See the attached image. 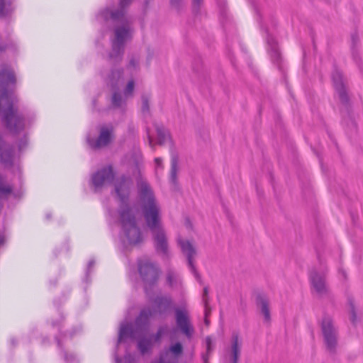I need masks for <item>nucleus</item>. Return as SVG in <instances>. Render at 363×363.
I'll return each mask as SVG.
<instances>
[{
  "instance_id": "4be33fe9",
  "label": "nucleus",
  "mask_w": 363,
  "mask_h": 363,
  "mask_svg": "<svg viewBox=\"0 0 363 363\" xmlns=\"http://www.w3.org/2000/svg\"><path fill=\"white\" fill-rule=\"evenodd\" d=\"M12 192V186L7 183L5 176L0 174V201L7 199Z\"/></svg>"
},
{
  "instance_id": "de8ad7c7",
  "label": "nucleus",
  "mask_w": 363,
  "mask_h": 363,
  "mask_svg": "<svg viewBox=\"0 0 363 363\" xmlns=\"http://www.w3.org/2000/svg\"><path fill=\"white\" fill-rule=\"evenodd\" d=\"M155 162L157 166H160L162 164V159L160 157H157L155 159Z\"/></svg>"
},
{
  "instance_id": "c9c22d12",
  "label": "nucleus",
  "mask_w": 363,
  "mask_h": 363,
  "mask_svg": "<svg viewBox=\"0 0 363 363\" xmlns=\"http://www.w3.org/2000/svg\"><path fill=\"white\" fill-rule=\"evenodd\" d=\"M203 302L204 306L206 308V312L207 313V309L208 307V286H206L203 288Z\"/></svg>"
},
{
  "instance_id": "cd10ccee",
  "label": "nucleus",
  "mask_w": 363,
  "mask_h": 363,
  "mask_svg": "<svg viewBox=\"0 0 363 363\" xmlns=\"http://www.w3.org/2000/svg\"><path fill=\"white\" fill-rule=\"evenodd\" d=\"M206 351L205 353L202 354L201 358H202L203 363H208V359H209L210 356L214 349L212 339L210 336H207L206 337Z\"/></svg>"
},
{
  "instance_id": "ea45409f",
  "label": "nucleus",
  "mask_w": 363,
  "mask_h": 363,
  "mask_svg": "<svg viewBox=\"0 0 363 363\" xmlns=\"http://www.w3.org/2000/svg\"><path fill=\"white\" fill-rule=\"evenodd\" d=\"M182 0H170V5L177 10H179L182 6Z\"/></svg>"
},
{
  "instance_id": "4d7b16f0",
  "label": "nucleus",
  "mask_w": 363,
  "mask_h": 363,
  "mask_svg": "<svg viewBox=\"0 0 363 363\" xmlns=\"http://www.w3.org/2000/svg\"><path fill=\"white\" fill-rule=\"evenodd\" d=\"M352 55H354V52L352 53ZM354 58H356V57H355V56H354Z\"/></svg>"
},
{
  "instance_id": "7ed1b4c3",
  "label": "nucleus",
  "mask_w": 363,
  "mask_h": 363,
  "mask_svg": "<svg viewBox=\"0 0 363 363\" xmlns=\"http://www.w3.org/2000/svg\"><path fill=\"white\" fill-rule=\"evenodd\" d=\"M138 201L145 224L150 233L163 228L161 209L150 184L138 181Z\"/></svg>"
},
{
  "instance_id": "20e7f679",
  "label": "nucleus",
  "mask_w": 363,
  "mask_h": 363,
  "mask_svg": "<svg viewBox=\"0 0 363 363\" xmlns=\"http://www.w3.org/2000/svg\"><path fill=\"white\" fill-rule=\"evenodd\" d=\"M113 28V37L111 38V49L108 53V61L113 65L121 62L125 53V43L133 38V28L128 23H117Z\"/></svg>"
},
{
  "instance_id": "7c9ffc66",
  "label": "nucleus",
  "mask_w": 363,
  "mask_h": 363,
  "mask_svg": "<svg viewBox=\"0 0 363 363\" xmlns=\"http://www.w3.org/2000/svg\"><path fill=\"white\" fill-rule=\"evenodd\" d=\"M168 331V327L167 325L160 326L157 329V333L154 335V341L159 342L163 335H164Z\"/></svg>"
},
{
  "instance_id": "5fc2aeb1",
  "label": "nucleus",
  "mask_w": 363,
  "mask_h": 363,
  "mask_svg": "<svg viewBox=\"0 0 363 363\" xmlns=\"http://www.w3.org/2000/svg\"><path fill=\"white\" fill-rule=\"evenodd\" d=\"M11 342H12V344H13V345H16V342H15V340H11Z\"/></svg>"
},
{
  "instance_id": "39448f33",
  "label": "nucleus",
  "mask_w": 363,
  "mask_h": 363,
  "mask_svg": "<svg viewBox=\"0 0 363 363\" xmlns=\"http://www.w3.org/2000/svg\"><path fill=\"white\" fill-rule=\"evenodd\" d=\"M153 316L150 308H145L140 311L135 320L134 325L131 323H121L118 332L117 344H120L127 338L135 340L144 336L149 326V319Z\"/></svg>"
},
{
  "instance_id": "dca6fc26",
  "label": "nucleus",
  "mask_w": 363,
  "mask_h": 363,
  "mask_svg": "<svg viewBox=\"0 0 363 363\" xmlns=\"http://www.w3.org/2000/svg\"><path fill=\"white\" fill-rule=\"evenodd\" d=\"M151 233L155 251L163 255H167L169 245L164 228Z\"/></svg>"
},
{
  "instance_id": "0eeeda50",
  "label": "nucleus",
  "mask_w": 363,
  "mask_h": 363,
  "mask_svg": "<svg viewBox=\"0 0 363 363\" xmlns=\"http://www.w3.org/2000/svg\"><path fill=\"white\" fill-rule=\"evenodd\" d=\"M323 342L327 351L335 354L338 345V329L331 316L325 314L320 323Z\"/></svg>"
},
{
  "instance_id": "5701e85b",
  "label": "nucleus",
  "mask_w": 363,
  "mask_h": 363,
  "mask_svg": "<svg viewBox=\"0 0 363 363\" xmlns=\"http://www.w3.org/2000/svg\"><path fill=\"white\" fill-rule=\"evenodd\" d=\"M138 340L137 347L142 355L150 354L152 349V342L150 338L143 336Z\"/></svg>"
},
{
  "instance_id": "58836bf2",
  "label": "nucleus",
  "mask_w": 363,
  "mask_h": 363,
  "mask_svg": "<svg viewBox=\"0 0 363 363\" xmlns=\"http://www.w3.org/2000/svg\"><path fill=\"white\" fill-rule=\"evenodd\" d=\"M267 42L268 45L269 46V48H272V47H277V43L276 40L270 35H267Z\"/></svg>"
},
{
  "instance_id": "6ab92c4d",
  "label": "nucleus",
  "mask_w": 363,
  "mask_h": 363,
  "mask_svg": "<svg viewBox=\"0 0 363 363\" xmlns=\"http://www.w3.org/2000/svg\"><path fill=\"white\" fill-rule=\"evenodd\" d=\"M241 352V345L239 344V336L238 334H233L231 339V349L230 360L231 363H238Z\"/></svg>"
},
{
  "instance_id": "f3484780",
  "label": "nucleus",
  "mask_w": 363,
  "mask_h": 363,
  "mask_svg": "<svg viewBox=\"0 0 363 363\" xmlns=\"http://www.w3.org/2000/svg\"><path fill=\"white\" fill-rule=\"evenodd\" d=\"M255 303L257 307L260 310L261 313L264 315V319L266 323L271 321V315L269 311V300L266 294L259 293L255 298Z\"/></svg>"
},
{
  "instance_id": "a18cd8bd",
  "label": "nucleus",
  "mask_w": 363,
  "mask_h": 363,
  "mask_svg": "<svg viewBox=\"0 0 363 363\" xmlns=\"http://www.w3.org/2000/svg\"><path fill=\"white\" fill-rule=\"evenodd\" d=\"M6 242V238H5V236L3 234H0V247L4 245Z\"/></svg>"
},
{
  "instance_id": "8fccbe9b",
  "label": "nucleus",
  "mask_w": 363,
  "mask_h": 363,
  "mask_svg": "<svg viewBox=\"0 0 363 363\" xmlns=\"http://www.w3.org/2000/svg\"><path fill=\"white\" fill-rule=\"evenodd\" d=\"M116 363H122V359L120 357H116Z\"/></svg>"
},
{
  "instance_id": "72a5a7b5",
  "label": "nucleus",
  "mask_w": 363,
  "mask_h": 363,
  "mask_svg": "<svg viewBox=\"0 0 363 363\" xmlns=\"http://www.w3.org/2000/svg\"><path fill=\"white\" fill-rule=\"evenodd\" d=\"M169 350L175 356H179L183 352V347L180 342H177L170 346Z\"/></svg>"
},
{
  "instance_id": "864d4df0",
  "label": "nucleus",
  "mask_w": 363,
  "mask_h": 363,
  "mask_svg": "<svg viewBox=\"0 0 363 363\" xmlns=\"http://www.w3.org/2000/svg\"><path fill=\"white\" fill-rule=\"evenodd\" d=\"M5 49H6V46H4H4L3 45L0 46V52L4 51Z\"/></svg>"
},
{
  "instance_id": "aec40b11",
  "label": "nucleus",
  "mask_w": 363,
  "mask_h": 363,
  "mask_svg": "<svg viewBox=\"0 0 363 363\" xmlns=\"http://www.w3.org/2000/svg\"><path fill=\"white\" fill-rule=\"evenodd\" d=\"M179 156L176 152H172L171 154V169L169 180L174 184L177 185V172L179 170Z\"/></svg>"
},
{
  "instance_id": "a878e982",
  "label": "nucleus",
  "mask_w": 363,
  "mask_h": 363,
  "mask_svg": "<svg viewBox=\"0 0 363 363\" xmlns=\"http://www.w3.org/2000/svg\"><path fill=\"white\" fill-rule=\"evenodd\" d=\"M156 132L157 135V143L162 145L169 137V131L162 125L156 126Z\"/></svg>"
},
{
  "instance_id": "a211bd4d",
  "label": "nucleus",
  "mask_w": 363,
  "mask_h": 363,
  "mask_svg": "<svg viewBox=\"0 0 363 363\" xmlns=\"http://www.w3.org/2000/svg\"><path fill=\"white\" fill-rule=\"evenodd\" d=\"M123 76V68H114L111 70V73L108 74L106 79V83L109 85L112 89H118L121 81Z\"/></svg>"
},
{
  "instance_id": "f03ea898",
  "label": "nucleus",
  "mask_w": 363,
  "mask_h": 363,
  "mask_svg": "<svg viewBox=\"0 0 363 363\" xmlns=\"http://www.w3.org/2000/svg\"><path fill=\"white\" fill-rule=\"evenodd\" d=\"M133 185L129 176L122 175L114 182V190L123 206L119 210L120 223L128 242L131 245H138L143 242L140 229L137 225L136 217L132 208L127 203L130 190Z\"/></svg>"
},
{
  "instance_id": "f8f14e48",
  "label": "nucleus",
  "mask_w": 363,
  "mask_h": 363,
  "mask_svg": "<svg viewBox=\"0 0 363 363\" xmlns=\"http://www.w3.org/2000/svg\"><path fill=\"white\" fill-rule=\"evenodd\" d=\"M175 321L177 328L187 338H191L194 329L191 323L189 312L185 308H174Z\"/></svg>"
},
{
  "instance_id": "c03bdc74",
  "label": "nucleus",
  "mask_w": 363,
  "mask_h": 363,
  "mask_svg": "<svg viewBox=\"0 0 363 363\" xmlns=\"http://www.w3.org/2000/svg\"><path fill=\"white\" fill-rule=\"evenodd\" d=\"M125 363H137L135 358L130 354H126L124 356Z\"/></svg>"
},
{
  "instance_id": "1a4fd4ad",
  "label": "nucleus",
  "mask_w": 363,
  "mask_h": 363,
  "mask_svg": "<svg viewBox=\"0 0 363 363\" xmlns=\"http://www.w3.org/2000/svg\"><path fill=\"white\" fill-rule=\"evenodd\" d=\"M333 84L339 100L348 116L352 111V104L348 94L347 80L342 72L335 69L331 75Z\"/></svg>"
},
{
  "instance_id": "412c9836",
  "label": "nucleus",
  "mask_w": 363,
  "mask_h": 363,
  "mask_svg": "<svg viewBox=\"0 0 363 363\" xmlns=\"http://www.w3.org/2000/svg\"><path fill=\"white\" fill-rule=\"evenodd\" d=\"M55 340L58 348L61 351V355L62 356L65 363H79V360L74 354L68 352L65 350L62 340H60L58 336H55Z\"/></svg>"
},
{
  "instance_id": "4c0bfd02",
  "label": "nucleus",
  "mask_w": 363,
  "mask_h": 363,
  "mask_svg": "<svg viewBox=\"0 0 363 363\" xmlns=\"http://www.w3.org/2000/svg\"><path fill=\"white\" fill-rule=\"evenodd\" d=\"M203 3V0H193L192 2V9L193 11L196 13L199 12L200 6Z\"/></svg>"
},
{
  "instance_id": "f257e3e1",
  "label": "nucleus",
  "mask_w": 363,
  "mask_h": 363,
  "mask_svg": "<svg viewBox=\"0 0 363 363\" xmlns=\"http://www.w3.org/2000/svg\"><path fill=\"white\" fill-rule=\"evenodd\" d=\"M16 82L13 70L4 65L0 71V117L6 129L13 135L24 131L30 124V120L19 111L16 104L18 97L9 90V84L15 86ZM14 149L6 143L0 134V160L5 167H11L13 164Z\"/></svg>"
},
{
  "instance_id": "c85d7f7f",
  "label": "nucleus",
  "mask_w": 363,
  "mask_h": 363,
  "mask_svg": "<svg viewBox=\"0 0 363 363\" xmlns=\"http://www.w3.org/2000/svg\"><path fill=\"white\" fill-rule=\"evenodd\" d=\"M150 96L149 94H144L141 96L142 107L141 110L143 113H149L150 112Z\"/></svg>"
},
{
  "instance_id": "2eb2a0df",
  "label": "nucleus",
  "mask_w": 363,
  "mask_h": 363,
  "mask_svg": "<svg viewBox=\"0 0 363 363\" xmlns=\"http://www.w3.org/2000/svg\"><path fill=\"white\" fill-rule=\"evenodd\" d=\"M115 174L111 165L103 167L95 172L91 177V182L96 189L104 184H110L114 180Z\"/></svg>"
},
{
  "instance_id": "37998d69",
  "label": "nucleus",
  "mask_w": 363,
  "mask_h": 363,
  "mask_svg": "<svg viewBox=\"0 0 363 363\" xmlns=\"http://www.w3.org/2000/svg\"><path fill=\"white\" fill-rule=\"evenodd\" d=\"M94 264H95V261L94 259H91L89 262L88 265H87L86 272V278L89 276V274L91 271V269L94 267Z\"/></svg>"
},
{
  "instance_id": "ddd939ff",
  "label": "nucleus",
  "mask_w": 363,
  "mask_h": 363,
  "mask_svg": "<svg viewBox=\"0 0 363 363\" xmlns=\"http://www.w3.org/2000/svg\"><path fill=\"white\" fill-rule=\"evenodd\" d=\"M177 242L181 248L182 253L186 257L188 267L190 268L196 280L200 284H202L201 275L197 272L194 262V257L196 254L195 247L189 240H183L182 238H178Z\"/></svg>"
},
{
  "instance_id": "2f4dec72",
  "label": "nucleus",
  "mask_w": 363,
  "mask_h": 363,
  "mask_svg": "<svg viewBox=\"0 0 363 363\" xmlns=\"http://www.w3.org/2000/svg\"><path fill=\"white\" fill-rule=\"evenodd\" d=\"M28 144V138L26 133H24L23 136L18 140L17 145L18 150L21 152L25 150Z\"/></svg>"
},
{
  "instance_id": "423d86ee",
  "label": "nucleus",
  "mask_w": 363,
  "mask_h": 363,
  "mask_svg": "<svg viewBox=\"0 0 363 363\" xmlns=\"http://www.w3.org/2000/svg\"><path fill=\"white\" fill-rule=\"evenodd\" d=\"M138 270L143 284L144 291L147 295H150L158 283L161 270L155 262L149 259H139Z\"/></svg>"
},
{
  "instance_id": "9b49d317",
  "label": "nucleus",
  "mask_w": 363,
  "mask_h": 363,
  "mask_svg": "<svg viewBox=\"0 0 363 363\" xmlns=\"http://www.w3.org/2000/svg\"><path fill=\"white\" fill-rule=\"evenodd\" d=\"M114 128L112 124L102 125L99 128V134L96 139L89 135L86 136V143L92 150H99L108 146L114 139Z\"/></svg>"
},
{
  "instance_id": "e433bc0d",
  "label": "nucleus",
  "mask_w": 363,
  "mask_h": 363,
  "mask_svg": "<svg viewBox=\"0 0 363 363\" xmlns=\"http://www.w3.org/2000/svg\"><path fill=\"white\" fill-rule=\"evenodd\" d=\"M174 279H175L174 273L172 271L169 270L167 273L166 279H167V283L169 286H173L174 282Z\"/></svg>"
},
{
  "instance_id": "6e6d98bb",
  "label": "nucleus",
  "mask_w": 363,
  "mask_h": 363,
  "mask_svg": "<svg viewBox=\"0 0 363 363\" xmlns=\"http://www.w3.org/2000/svg\"><path fill=\"white\" fill-rule=\"evenodd\" d=\"M50 216L49 214L47 215V218H50Z\"/></svg>"
},
{
  "instance_id": "f704fd0d",
  "label": "nucleus",
  "mask_w": 363,
  "mask_h": 363,
  "mask_svg": "<svg viewBox=\"0 0 363 363\" xmlns=\"http://www.w3.org/2000/svg\"><path fill=\"white\" fill-rule=\"evenodd\" d=\"M349 303L350 306V321L353 325H355L357 320V314L355 311L354 305L352 301V299H349Z\"/></svg>"
},
{
  "instance_id": "49530a36",
  "label": "nucleus",
  "mask_w": 363,
  "mask_h": 363,
  "mask_svg": "<svg viewBox=\"0 0 363 363\" xmlns=\"http://www.w3.org/2000/svg\"><path fill=\"white\" fill-rule=\"evenodd\" d=\"M209 313H210V308L208 306V309H207V315H206V312L205 311V316H206V318H205V323L206 325L209 324V320L207 319V316L208 315Z\"/></svg>"
},
{
  "instance_id": "c756f323",
  "label": "nucleus",
  "mask_w": 363,
  "mask_h": 363,
  "mask_svg": "<svg viewBox=\"0 0 363 363\" xmlns=\"http://www.w3.org/2000/svg\"><path fill=\"white\" fill-rule=\"evenodd\" d=\"M269 54L272 58V60L274 63H279L281 60V53L279 52V48L277 47H272V48H269Z\"/></svg>"
},
{
  "instance_id": "79ce46f5",
  "label": "nucleus",
  "mask_w": 363,
  "mask_h": 363,
  "mask_svg": "<svg viewBox=\"0 0 363 363\" xmlns=\"http://www.w3.org/2000/svg\"><path fill=\"white\" fill-rule=\"evenodd\" d=\"M351 40H352V50H354V47L356 46V45L357 44V43L359 41V38H358V35H357V32L352 33Z\"/></svg>"
},
{
  "instance_id": "09e8293b",
  "label": "nucleus",
  "mask_w": 363,
  "mask_h": 363,
  "mask_svg": "<svg viewBox=\"0 0 363 363\" xmlns=\"http://www.w3.org/2000/svg\"><path fill=\"white\" fill-rule=\"evenodd\" d=\"M148 140H149V145L151 147H153L152 138V137L150 135H148Z\"/></svg>"
},
{
  "instance_id": "603ef678",
  "label": "nucleus",
  "mask_w": 363,
  "mask_h": 363,
  "mask_svg": "<svg viewBox=\"0 0 363 363\" xmlns=\"http://www.w3.org/2000/svg\"><path fill=\"white\" fill-rule=\"evenodd\" d=\"M339 272L342 273V276H343L345 278L346 277V273H345V271H343L342 269H340L339 270Z\"/></svg>"
},
{
  "instance_id": "4468645a",
  "label": "nucleus",
  "mask_w": 363,
  "mask_h": 363,
  "mask_svg": "<svg viewBox=\"0 0 363 363\" xmlns=\"http://www.w3.org/2000/svg\"><path fill=\"white\" fill-rule=\"evenodd\" d=\"M152 303L153 315L165 316L173 309V300L170 296H157Z\"/></svg>"
},
{
  "instance_id": "6e6552de",
  "label": "nucleus",
  "mask_w": 363,
  "mask_h": 363,
  "mask_svg": "<svg viewBox=\"0 0 363 363\" xmlns=\"http://www.w3.org/2000/svg\"><path fill=\"white\" fill-rule=\"evenodd\" d=\"M132 0H120L119 8L111 11L108 8L104 9L100 11L96 16V19L100 23H108L111 21L113 23H125L133 24V20L127 17L125 9L128 7Z\"/></svg>"
},
{
  "instance_id": "a19ab883",
  "label": "nucleus",
  "mask_w": 363,
  "mask_h": 363,
  "mask_svg": "<svg viewBox=\"0 0 363 363\" xmlns=\"http://www.w3.org/2000/svg\"><path fill=\"white\" fill-rule=\"evenodd\" d=\"M138 65H139L138 60H137L133 57L130 60L128 67L130 68L137 69L138 67Z\"/></svg>"
},
{
  "instance_id": "3c124183",
  "label": "nucleus",
  "mask_w": 363,
  "mask_h": 363,
  "mask_svg": "<svg viewBox=\"0 0 363 363\" xmlns=\"http://www.w3.org/2000/svg\"><path fill=\"white\" fill-rule=\"evenodd\" d=\"M92 104H93V108H96V99H93Z\"/></svg>"
},
{
  "instance_id": "b1692460",
  "label": "nucleus",
  "mask_w": 363,
  "mask_h": 363,
  "mask_svg": "<svg viewBox=\"0 0 363 363\" xmlns=\"http://www.w3.org/2000/svg\"><path fill=\"white\" fill-rule=\"evenodd\" d=\"M14 10L11 0H0V18L10 16Z\"/></svg>"
},
{
  "instance_id": "393cba45",
  "label": "nucleus",
  "mask_w": 363,
  "mask_h": 363,
  "mask_svg": "<svg viewBox=\"0 0 363 363\" xmlns=\"http://www.w3.org/2000/svg\"><path fill=\"white\" fill-rule=\"evenodd\" d=\"M63 320H64V318H62L59 320H52V323H51V325H52V326L53 328H58L59 332H60V335H57V336L60 337V340H61V338H65L67 337H72L75 335V333H77L75 329H73V330H72L70 331L69 330L62 331Z\"/></svg>"
},
{
  "instance_id": "bb28decb",
  "label": "nucleus",
  "mask_w": 363,
  "mask_h": 363,
  "mask_svg": "<svg viewBox=\"0 0 363 363\" xmlns=\"http://www.w3.org/2000/svg\"><path fill=\"white\" fill-rule=\"evenodd\" d=\"M113 91L111 97V106L114 108H119L125 104V101L123 99L121 94L118 91V89H112Z\"/></svg>"
},
{
  "instance_id": "9d476101",
  "label": "nucleus",
  "mask_w": 363,
  "mask_h": 363,
  "mask_svg": "<svg viewBox=\"0 0 363 363\" xmlns=\"http://www.w3.org/2000/svg\"><path fill=\"white\" fill-rule=\"evenodd\" d=\"M317 257L320 265V270L316 268L311 269L309 274V279L312 288L319 296L326 295L328 293V288L326 284V277L328 269L323 265L319 252H317Z\"/></svg>"
},
{
  "instance_id": "473e14b6",
  "label": "nucleus",
  "mask_w": 363,
  "mask_h": 363,
  "mask_svg": "<svg viewBox=\"0 0 363 363\" xmlns=\"http://www.w3.org/2000/svg\"><path fill=\"white\" fill-rule=\"evenodd\" d=\"M135 82L133 79H130L128 81L125 88L123 90V94L126 97L133 95L134 91Z\"/></svg>"
}]
</instances>
